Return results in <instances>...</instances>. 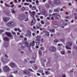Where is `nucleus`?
Returning <instances> with one entry per match:
<instances>
[{
  "instance_id": "1",
  "label": "nucleus",
  "mask_w": 77,
  "mask_h": 77,
  "mask_svg": "<svg viewBox=\"0 0 77 77\" xmlns=\"http://www.w3.org/2000/svg\"><path fill=\"white\" fill-rule=\"evenodd\" d=\"M36 38V39L35 40L36 44L37 45H38L39 44V41H40V40H41V37H39V36L37 35Z\"/></svg>"
},
{
  "instance_id": "2",
  "label": "nucleus",
  "mask_w": 77,
  "mask_h": 77,
  "mask_svg": "<svg viewBox=\"0 0 77 77\" xmlns=\"http://www.w3.org/2000/svg\"><path fill=\"white\" fill-rule=\"evenodd\" d=\"M3 69H4V71H5V72H9V70H10L8 66H4Z\"/></svg>"
},
{
  "instance_id": "3",
  "label": "nucleus",
  "mask_w": 77,
  "mask_h": 77,
  "mask_svg": "<svg viewBox=\"0 0 77 77\" xmlns=\"http://www.w3.org/2000/svg\"><path fill=\"white\" fill-rule=\"evenodd\" d=\"M29 13L30 14L31 16L33 18H34V16L35 15V13L36 12L35 11H32L31 12L30 10L29 11Z\"/></svg>"
},
{
  "instance_id": "4",
  "label": "nucleus",
  "mask_w": 77,
  "mask_h": 77,
  "mask_svg": "<svg viewBox=\"0 0 77 77\" xmlns=\"http://www.w3.org/2000/svg\"><path fill=\"white\" fill-rule=\"evenodd\" d=\"M23 44H25V47H30L31 46L29 45V42H25V41H23Z\"/></svg>"
},
{
  "instance_id": "5",
  "label": "nucleus",
  "mask_w": 77,
  "mask_h": 77,
  "mask_svg": "<svg viewBox=\"0 0 77 77\" xmlns=\"http://www.w3.org/2000/svg\"><path fill=\"white\" fill-rule=\"evenodd\" d=\"M49 50L50 51H52L53 52H55L56 50V48L54 47H51L49 48Z\"/></svg>"
},
{
  "instance_id": "6",
  "label": "nucleus",
  "mask_w": 77,
  "mask_h": 77,
  "mask_svg": "<svg viewBox=\"0 0 77 77\" xmlns=\"http://www.w3.org/2000/svg\"><path fill=\"white\" fill-rule=\"evenodd\" d=\"M23 15H20L18 17V20H20V21H22L24 19V17H23Z\"/></svg>"
},
{
  "instance_id": "7",
  "label": "nucleus",
  "mask_w": 77,
  "mask_h": 77,
  "mask_svg": "<svg viewBox=\"0 0 77 77\" xmlns=\"http://www.w3.org/2000/svg\"><path fill=\"white\" fill-rule=\"evenodd\" d=\"M23 72L25 74H26V75H29V71L27 69L23 70Z\"/></svg>"
},
{
  "instance_id": "8",
  "label": "nucleus",
  "mask_w": 77,
  "mask_h": 77,
  "mask_svg": "<svg viewBox=\"0 0 77 77\" xmlns=\"http://www.w3.org/2000/svg\"><path fill=\"white\" fill-rule=\"evenodd\" d=\"M9 65L12 68H14V67H15L16 66L15 64L12 62H11L10 63Z\"/></svg>"
},
{
  "instance_id": "9",
  "label": "nucleus",
  "mask_w": 77,
  "mask_h": 77,
  "mask_svg": "<svg viewBox=\"0 0 77 77\" xmlns=\"http://www.w3.org/2000/svg\"><path fill=\"white\" fill-rule=\"evenodd\" d=\"M7 25L8 26H12L14 25V22H9L7 23Z\"/></svg>"
},
{
  "instance_id": "10",
  "label": "nucleus",
  "mask_w": 77,
  "mask_h": 77,
  "mask_svg": "<svg viewBox=\"0 0 77 77\" xmlns=\"http://www.w3.org/2000/svg\"><path fill=\"white\" fill-rule=\"evenodd\" d=\"M55 5H59L60 4V1L59 0H54Z\"/></svg>"
},
{
  "instance_id": "11",
  "label": "nucleus",
  "mask_w": 77,
  "mask_h": 77,
  "mask_svg": "<svg viewBox=\"0 0 77 77\" xmlns=\"http://www.w3.org/2000/svg\"><path fill=\"white\" fill-rule=\"evenodd\" d=\"M1 60L3 62H5V63H7V62H8V60H6L3 58H1Z\"/></svg>"
},
{
  "instance_id": "12",
  "label": "nucleus",
  "mask_w": 77,
  "mask_h": 77,
  "mask_svg": "<svg viewBox=\"0 0 77 77\" xmlns=\"http://www.w3.org/2000/svg\"><path fill=\"white\" fill-rule=\"evenodd\" d=\"M5 34L8 36V37H12V35H11V33L9 32H6Z\"/></svg>"
},
{
  "instance_id": "13",
  "label": "nucleus",
  "mask_w": 77,
  "mask_h": 77,
  "mask_svg": "<svg viewBox=\"0 0 77 77\" xmlns=\"http://www.w3.org/2000/svg\"><path fill=\"white\" fill-rule=\"evenodd\" d=\"M72 42H68L67 43V45L68 47H71V45H72Z\"/></svg>"
},
{
  "instance_id": "14",
  "label": "nucleus",
  "mask_w": 77,
  "mask_h": 77,
  "mask_svg": "<svg viewBox=\"0 0 77 77\" xmlns=\"http://www.w3.org/2000/svg\"><path fill=\"white\" fill-rule=\"evenodd\" d=\"M35 42L34 41H33L32 42L30 43V45L32 46H34L35 45Z\"/></svg>"
},
{
  "instance_id": "15",
  "label": "nucleus",
  "mask_w": 77,
  "mask_h": 77,
  "mask_svg": "<svg viewBox=\"0 0 77 77\" xmlns=\"http://www.w3.org/2000/svg\"><path fill=\"white\" fill-rule=\"evenodd\" d=\"M48 2L49 4L51 5H52V6L54 5V3H53L52 1H51L49 0L48 1Z\"/></svg>"
},
{
  "instance_id": "16",
  "label": "nucleus",
  "mask_w": 77,
  "mask_h": 77,
  "mask_svg": "<svg viewBox=\"0 0 77 77\" xmlns=\"http://www.w3.org/2000/svg\"><path fill=\"white\" fill-rule=\"evenodd\" d=\"M44 32L45 33V35L47 36H49V32L47 31H44Z\"/></svg>"
},
{
  "instance_id": "17",
  "label": "nucleus",
  "mask_w": 77,
  "mask_h": 77,
  "mask_svg": "<svg viewBox=\"0 0 77 77\" xmlns=\"http://www.w3.org/2000/svg\"><path fill=\"white\" fill-rule=\"evenodd\" d=\"M3 20L5 22H7L8 21V18L5 17L3 18Z\"/></svg>"
},
{
  "instance_id": "18",
  "label": "nucleus",
  "mask_w": 77,
  "mask_h": 77,
  "mask_svg": "<svg viewBox=\"0 0 77 77\" xmlns=\"http://www.w3.org/2000/svg\"><path fill=\"white\" fill-rule=\"evenodd\" d=\"M15 31H17V30H18L19 32H21V31L20 29V28H18L17 29V28H15L14 29Z\"/></svg>"
},
{
  "instance_id": "19",
  "label": "nucleus",
  "mask_w": 77,
  "mask_h": 77,
  "mask_svg": "<svg viewBox=\"0 0 77 77\" xmlns=\"http://www.w3.org/2000/svg\"><path fill=\"white\" fill-rule=\"evenodd\" d=\"M32 9L33 11H35V10H36V7L35 6H32Z\"/></svg>"
},
{
  "instance_id": "20",
  "label": "nucleus",
  "mask_w": 77,
  "mask_h": 77,
  "mask_svg": "<svg viewBox=\"0 0 77 77\" xmlns=\"http://www.w3.org/2000/svg\"><path fill=\"white\" fill-rule=\"evenodd\" d=\"M45 7L47 8H50V4H46L45 5Z\"/></svg>"
},
{
  "instance_id": "21",
  "label": "nucleus",
  "mask_w": 77,
  "mask_h": 77,
  "mask_svg": "<svg viewBox=\"0 0 77 77\" xmlns=\"http://www.w3.org/2000/svg\"><path fill=\"white\" fill-rule=\"evenodd\" d=\"M27 33L28 35L29 36H31V31L29 30H28L27 31Z\"/></svg>"
},
{
  "instance_id": "22",
  "label": "nucleus",
  "mask_w": 77,
  "mask_h": 77,
  "mask_svg": "<svg viewBox=\"0 0 77 77\" xmlns=\"http://www.w3.org/2000/svg\"><path fill=\"white\" fill-rule=\"evenodd\" d=\"M4 41H9V38L8 37H5L4 38Z\"/></svg>"
},
{
  "instance_id": "23",
  "label": "nucleus",
  "mask_w": 77,
  "mask_h": 77,
  "mask_svg": "<svg viewBox=\"0 0 77 77\" xmlns=\"http://www.w3.org/2000/svg\"><path fill=\"white\" fill-rule=\"evenodd\" d=\"M48 30L49 31V32H54L55 30H54V29H52V30L49 29Z\"/></svg>"
},
{
  "instance_id": "24",
  "label": "nucleus",
  "mask_w": 77,
  "mask_h": 77,
  "mask_svg": "<svg viewBox=\"0 0 77 77\" xmlns=\"http://www.w3.org/2000/svg\"><path fill=\"white\" fill-rule=\"evenodd\" d=\"M35 23L33 22V19L31 21V23L32 26H33V25H34V24Z\"/></svg>"
},
{
  "instance_id": "25",
  "label": "nucleus",
  "mask_w": 77,
  "mask_h": 77,
  "mask_svg": "<svg viewBox=\"0 0 77 77\" xmlns=\"http://www.w3.org/2000/svg\"><path fill=\"white\" fill-rule=\"evenodd\" d=\"M8 45H9V44L8 43L4 44V46H5V47H7Z\"/></svg>"
},
{
  "instance_id": "26",
  "label": "nucleus",
  "mask_w": 77,
  "mask_h": 77,
  "mask_svg": "<svg viewBox=\"0 0 77 77\" xmlns=\"http://www.w3.org/2000/svg\"><path fill=\"white\" fill-rule=\"evenodd\" d=\"M29 5H30V3H24V5H25V6H27H27H29Z\"/></svg>"
},
{
  "instance_id": "27",
  "label": "nucleus",
  "mask_w": 77,
  "mask_h": 77,
  "mask_svg": "<svg viewBox=\"0 0 77 77\" xmlns=\"http://www.w3.org/2000/svg\"><path fill=\"white\" fill-rule=\"evenodd\" d=\"M35 3H36L37 5H39V1L38 0H36L35 1Z\"/></svg>"
},
{
  "instance_id": "28",
  "label": "nucleus",
  "mask_w": 77,
  "mask_h": 77,
  "mask_svg": "<svg viewBox=\"0 0 77 77\" xmlns=\"http://www.w3.org/2000/svg\"><path fill=\"white\" fill-rule=\"evenodd\" d=\"M5 5L6 6H7V7H10V5L7 4L6 3H5Z\"/></svg>"
},
{
  "instance_id": "29",
  "label": "nucleus",
  "mask_w": 77,
  "mask_h": 77,
  "mask_svg": "<svg viewBox=\"0 0 77 77\" xmlns=\"http://www.w3.org/2000/svg\"><path fill=\"white\" fill-rule=\"evenodd\" d=\"M40 22L42 24H44V21L43 20H41Z\"/></svg>"
},
{
  "instance_id": "30",
  "label": "nucleus",
  "mask_w": 77,
  "mask_h": 77,
  "mask_svg": "<svg viewBox=\"0 0 77 77\" xmlns=\"http://www.w3.org/2000/svg\"><path fill=\"white\" fill-rule=\"evenodd\" d=\"M73 48L74 49H77V47L75 46V45H74L73 46Z\"/></svg>"
},
{
  "instance_id": "31",
  "label": "nucleus",
  "mask_w": 77,
  "mask_h": 77,
  "mask_svg": "<svg viewBox=\"0 0 77 77\" xmlns=\"http://www.w3.org/2000/svg\"><path fill=\"white\" fill-rule=\"evenodd\" d=\"M11 11L12 13L14 14H15V13H16V12H15V11H14V9L11 10Z\"/></svg>"
},
{
  "instance_id": "32",
  "label": "nucleus",
  "mask_w": 77,
  "mask_h": 77,
  "mask_svg": "<svg viewBox=\"0 0 77 77\" xmlns=\"http://www.w3.org/2000/svg\"><path fill=\"white\" fill-rule=\"evenodd\" d=\"M21 9L22 11H25L26 10V8H25L24 7H22L21 8Z\"/></svg>"
},
{
  "instance_id": "33",
  "label": "nucleus",
  "mask_w": 77,
  "mask_h": 77,
  "mask_svg": "<svg viewBox=\"0 0 77 77\" xmlns=\"http://www.w3.org/2000/svg\"><path fill=\"white\" fill-rule=\"evenodd\" d=\"M35 61H30V63H35Z\"/></svg>"
},
{
  "instance_id": "34",
  "label": "nucleus",
  "mask_w": 77,
  "mask_h": 77,
  "mask_svg": "<svg viewBox=\"0 0 77 77\" xmlns=\"http://www.w3.org/2000/svg\"><path fill=\"white\" fill-rule=\"evenodd\" d=\"M54 11L55 12H59V10H57V9H54Z\"/></svg>"
},
{
  "instance_id": "35",
  "label": "nucleus",
  "mask_w": 77,
  "mask_h": 77,
  "mask_svg": "<svg viewBox=\"0 0 77 77\" xmlns=\"http://www.w3.org/2000/svg\"><path fill=\"white\" fill-rule=\"evenodd\" d=\"M54 42H59V40H54Z\"/></svg>"
},
{
  "instance_id": "36",
  "label": "nucleus",
  "mask_w": 77,
  "mask_h": 77,
  "mask_svg": "<svg viewBox=\"0 0 77 77\" xmlns=\"http://www.w3.org/2000/svg\"><path fill=\"white\" fill-rule=\"evenodd\" d=\"M38 53H39V55H42V52H41V51H39Z\"/></svg>"
},
{
  "instance_id": "37",
  "label": "nucleus",
  "mask_w": 77,
  "mask_h": 77,
  "mask_svg": "<svg viewBox=\"0 0 77 77\" xmlns=\"http://www.w3.org/2000/svg\"><path fill=\"white\" fill-rule=\"evenodd\" d=\"M66 48L67 49H69V50H71V48L68 47V46H66Z\"/></svg>"
},
{
  "instance_id": "38",
  "label": "nucleus",
  "mask_w": 77,
  "mask_h": 77,
  "mask_svg": "<svg viewBox=\"0 0 77 77\" xmlns=\"http://www.w3.org/2000/svg\"><path fill=\"white\" fill-rule=\"evenodd\" d=\"M61 53L62 54H65V52L64 51H61Z\"/></svg>"
},
{
  "instance_id": "39",
  "label": "nucleus",
  "mask_w": 77,
  "mask_h": 77,
  "mask_svg": "<svg viewBox=\"0 0 77 77\" xmlns=\"http://www.w3.org/2000/svg\"><path fill=\"white\" fill-rule=\"evenodd\" d=\"M34 67L35 69H37L38 68V66H34Z\"/></svg>"
},
{
  "instance_id": "40",
  "label": "nucleus",
  "mask_w": 77,
  "mask_h": 77,
  "mask_svg": "<svg viewBox=\"0 0 77 77\" xmlns=\"http://www.w3.org/2000/svg\"><path fill=\"white\" fill-rule=\"evenodd\" d=\"M28 70H29L30 71H31V72H33V70L30 69H29Z\"/></svg>"
},
{
  "instance_id": "41",
  "label": "nucleus",
  "mask_w": 77,
  "mask_h": 77,
  "mask_svg": "<svg viewBox=\"0 0 77 77\" xmlns=\"http://www.w3.org/2000/svg\"><path fill=\"white\" fill-rule=\"evenodd\" d=\"M41 41L42 42H43L44 41V39H43V38H42L41 39Z\"/></svg>"
},
{
  "instance_id": "42",
  "label": "nucleus",
  "mask_w": 77,
  "mask_h": 77,
  "mask_svg": "<svg viewBox=\"0 0 77 77\" xmlns=\"http://www.w3.org/2000/svg\"><path fill=\"white\" fill-rule=\"evenodd\" d=\"M41 49L42 50H44V48L42 47L41 48Z\"/></svg>"
},
{
  "instance_id": "43",
  "label": "nucleus",
  "mask_w": 77,
  "mask_h": 77,
  "mask_svg": "<svg viewBox=\"0 0 77 77\" xmlns=\"http://www.w3.org/2000/svg\"><path fill=\"white\" fill-rule=\"evenodd\" d=\"M6 15H7L8 16H9V13H6Z\"/></svg>"
},
{
  "instance_id": "44",
  "label": "nucleus",
  "mask_w": 77,
  "mask_h": 77,
  "mask_svg": "<svg viewBox=\"0 0 77 77\" xmlns=\"http://www.w3.org/2000/svg\"><path fill=\"white\" fill-rule=\"evenodd\" d=\"M56 25H57V24H54L53 25V27H57L56 26H56Z\"/></svg>"
},
{
  "instance_id": "45",
  "label": "nucleus",
  "mask_w": 77,
  "mask_h": 77,
  "mask_svg": "<svg viewBox=\"0 0 77 77\" xmlns=\"http://www.w3.org/2000/svg\"><path fill=\"white\" fill-rule=\"evenodd\" d=\"M21 48H25V46L22 45L21 47Z\"/></svg>"
},
{
  "instance_id": "46",
  "label": "nucleus",
  "mask_w": 77,
  "mask_h": 77,
  "mask_svg": "<svg viewBox=\"0 0 77 77\" xmlns=\"http://www.w3.org/2000/svg\"><path fill=\"white\" fill-rule=\"evenodd\" d=\"M42 11L43 12H45V10H44V9H42Z\"/></svg>"
},
{
  "instance_id": "47",
  "label": "nucleus",
  "mask_w": 77,
  "mask_h": 77,
  "mask_svg": "<svg viewBox=\"0 0 77 77\" xmlns=\"http://www.w3.org/2000/svg\"><path fill=\"white\" fill-rule=\"evenodd\" d=\"M68 53H69L70 54H71V51H68Z\"/></svg>"
},
{
  "instance_id": "48",
  "label": "nucleus",
  "mask_w": 77,
  "mask_h": 77,
  "mask_svg": "<svg viewBox=\"0 0 77 77\" xmlns=\"http://www.w3.org/2000/svg\"><path fill=\"white\" fill-rule=\"evenodd\" d=\"M55 19H56L57 20H58V19H59L58 17L56 16L55 17Z\"/></svg>"
},
{
  "instance_id": "49",
  "label": "nucleus",
  "mask_w": 77,
  "mask_h": 77,
  "mask_svg": "<svg viewBox=\"0 0 77 77\" xmlns=\"http://www.w3.org/2000/svg\"><path fill=\"white\" fill-rule=\"evenodd\" d=\"M14 74H17V73H18V71H14Z\"/></svg>"
},
{
  "instance_id": "50",
  "label": "nucleus",
  "mask_w": 77,
  "mask_h": 77,
  "mask_svg": "<svg viewBox=\"0 0 77 77\" xmlns=\"http://www.w3.org/2000/svg\"><path fill=\"white\" fill-rule=\"evenodd\" d=\"M12 33H13V34L14 35H16V33H15V32H13V31H12Z\"/></svg>"
},
{
  "instance_id": "51",
  "label": "nucleus",
  "mask_w": 77,
  "mask_h": 77,
  "mask_svg": "<svg viewBox=\"0 0 77 77\" xmlns=\"http://www.w3.org/2000/svg\"><path fill=\"white\" fill-rule=\"evenodd\" d=\"M37 75L38 76H40L41 75L40 74H39V73H37Z\"/></svg>"
},
{
  "instance_id": "52",
  "label": "nucleus",
  "mask_w": 77,
  "mask_h": 77,
  "mask_svg": "<svg viewBox=\"0 0 77 77\" xmlns=\"http://www.w3.org/2000/svg\"><path fill=\"white\" fill-rule=\"evenodd\" d=\"M45 74L46 75L48 74V71H46L45 72Z\"/></svg>"
},
{
  "instance_id": "53",
  "label": "nucleus",
  "mask_w": 77,
  "mask_h": 77,
  "mask_svg": "<svg viewBox=\"0 0 77 77\" xmlns=\"http://www.w3.org/2000/svg\"><path fill=\"white\" fill-rule=\"evenodd\" d=\"M45 12H42V15H45Z\"/></svg>"
},
{
  "instance_id": "54",
  "label": "nucleus",
  "mask_w": 77,
  "mask_h": 77,
  "mask_svg": "<svg viewBox=\"0 0 77 77\" xmlns=\"http://www.w3.org/2000/svg\"><path fill=\"white\" fill-rule=\"evenodd\" d=\"M32 5H30L29 6V8H32Z\"/></svg>"
},
{
  "instance_id": "55",
  "label": "nucleus",
  "mask_w": 77,
  "mask_h": 77,
  "mask_svg": "<svg viewBox=\"0 0 77 77\" xmlns=\"http://www.w3.org/2000/svg\"><path fill=\"white\" fill-rule=\"evenodd\" d=\"M4 32V30H0V32Z\"/></svg>"
},
{
  "instance_id": "56",
  "label": "nucleus",
  "mask_w": 77,
  "mask_h": 77,
  "mask_svg": "<svg viewBox=\"0 0 77 77\" xmlns=\"http://www.w3.org/2000/svg\"><path fill=\"white\" fill-rule=\"evenodd\" d=\"M29 20V19H28V18H26V20H25V21H27Z\"/></svg>"
},
{
  "instance_id": "57",
  "label": "nucleus",
  "mask_w": 77,
  "mask_h": 77,
  "mask_svg": "<svg viewBox=\"0 0 77 77\" xmlns=\"http://www.w3.org/2000/svg\"><path fill=\"white\" fill-rule=\"evenodd\" d=\"M5 57H6V58H8V56L6 54L5 55Z\"/></svg>"
},
{
  "instance_id": "58",
  "label": "nucleus",
  "mask_w": 77,
  "mask_h": 77,
  "mask_svg": "<svg viewBox=\"0 0 77 77\" xmlns=\"http://www.w3.org/2000/svg\"><path fill=\"white\" fill-rule=\"evenodd\" d=\"M11 8H14V5H12L11 6Z\"/></svg>"
},
{
  "instance_id": "59",
  "label": "nucleus",
  "mask_w": 77,
  "mask_h": 77,
  "mask_svg": "<svg viewBox=\"0 0 77 77\" xmlns=\"http://www.w3.org/2000/svg\"><path fill=\"white\" fill-rule=\"evenodd\" d=\"M36 48H39V46L38 45H37L35 46Z\"/></svg>"
},
{
  "instance_id": "60",
  "label": "nucleus",
  "mask_w": 77,
  "mask_h": 77,
  "mask_svg": "<svg viewBox=\"0 0 77 77\" xmlns=\"http://www.w3.org/2000/svg\"><path fill=\"white\" fill-rule=\"evenodd\" d=\"M24 41H27V38H26V37H25L24 39Z\"/></svg>"
},
{
  "instance_id": "61",
  "label": "nucleus",
  "mask_w": 77,
  "mask_h": 77,
  "mask_svg": "<svg viewBox=\"0 0 77 77\" xmlns=\"http://www.w3.org/2000/svg\"><path fill=\"white\" fill-rule=\"evenodd\" d=\"M14 4V3L13 2H11L10 3V5H12Z\"/></svg>"
},
{
  "instance_id": "62",
  "label": "nucleus",
  "mask_w": 77,
  "mask_h": 77,
  "mask_svg": "<svg viewBox=\"0 0 77 77\" xmlns=\"http://www.w3.org/2000/svg\"><path fill=\"white\" fill-rule=\"evenodd\" d=\"M32 35L33 36H35V33H33L32 34Z\"/></svg>"
},
{
  "instance_id": "63",
  "label": "nucleus",
  "mask_w": 77,
  "mask_h": 77,
  "mask_svg": "<svg viewBox=\"0 0 77 77\" xmlns=\"http://www.w3.org/2000/svg\"><path fill=\"white\" fill-rule=\"evenodd\" d=\"M75 20L77 19V15L75 17Z\"/></svg>"
},
{
  "instance_id": "64",
  "label": "nucleus",
  "mask_w": 77,
  "mask_h": 77,
  "mask_svg": "<svg viewBox=\"0 0 77 77\" xmlns=\"http://www.w3.org/2000/svg\"><path fill=\"white\" fill-rule=\"evenodd\" d=\"M62 77H66V75H62Z\"/></svg>"
}]
</instances>
